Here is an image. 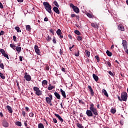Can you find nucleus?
I'll use <instances>...</instances> for the list:
<instances>
[{
    "label": "nucleus",
    "mask_w": 128,
    "mask_h": 128,
    "mask_svg": "<svg viewBox=\"0 0 128 128\" xmlns=\"http://www.w3.org/2000/svg\"><path fill=\"white\" fill-rule=\"evenodd\" d=\"M90 106V110H86V114L88 116H93L94 118H96V116H98V109L94 107V104L92 103H91Z\"/></svg>",
    "instance_id": "f257e3e1"
},
{
    "label": "nucleus",
    "mask_w": 128,
    "mask_h": 128,
    "mask_svg": "<svg viewBox=\"0 0 128 128\" xmlns=\"http://www.w3.org/2000/svg\"><path fill=\"white\" fill-rule=\"evenodd\" d=\"M43 4L46 12H49V14H52V6L50 4V3L45 2H43Z\"/></svg>",
    "instance_id": "f03ea898"
},
{
    "label": "nucleus",
    "mask_w": 128,
    "mask_h": 128,
    "mask_svg": "<svg viewBox=\"0 0 128 128\" xmlns=\"http://www.w3.org/2000/svg\"><path fill=\"white\" fill-rule=\"evenodd\" d=\"M33 90H34V92H36V96H42V92L40 90V88H38L37 86H34L33 88Z\"/></svg>",
    "instance_id": "7ed1b4c3"
},
{
    "label": "nucleus",
    "mask_w": 128,
    "mask_h": 128,
    "mask_svg": "<svg viewBox=\"0 0 128 128\" xmlns=\"http://www.w3.org/2000/svg\"><path fill=\"white\" fill-rule=\"evenodd\" d=\"M121 98L124 102H126L128 100V93L126 92H122L121 94Z\"/></svg>",
    "instance_id": "20e7f679"
},
{
    "label": "nucleus",
    "mask_w": 128,
    "mask_h": 128,
    "mask_svg": "<svg viewBox=\"0 0 128 128\" xmlns=\"http://www.w3.org/2000/svg\"><path fill=\"white\" fill-rule=\"evenodd\" d=\"M49 97H46V100L47 104H50L52 102V94H48Z\"/></svg>",
    "instance_id": "39448f33"
},
{
    "label": "nucleus",
    "mask_w": 128,
    "mask_h": 128,
    "mask_svg": "<svg viewBox=\"0 0 128 128\" xmlns=\"http://www.w3.org/2000/svg\"><path fill=\"white\" fill-rule=\"evenodd\" d=\"M0 52L1 54H2V56H4V58H6L8 60H10V58H8V54H6V51H4V49H0Z\"/></svg>",
    "instance_id": "423d86ee"
},
{
    "label": "nucleus",
    "mask_w": 128,
    "mask_h": 128,
    "mask_svg": "<svg viewBox=\"0 0 128 128\" xmlns=\"http://www.w3.org/2000/svg\"><path fill=\"white\" fill-rule=\"evenodd\" d=\"M56 34H57L58 36H59L60 38H64V36H62V30H60V29H58L56 30Z\"/></svg>",
    "instance_id": "0eeeda50"
},
{
    "label": "nucleus",
    "mask_w": 128,
    "mask_h": 128,
    "mask_svg": "<svg viewBox=\"0 0 128 128\" xmlns=\"http://www.w3.org/2000/svg\"><path fill=\"white\" fill-rule=\"evenodd\" d=\"M2 125L4 128H8L10 124L6 122V120H3Z\"/></svg>",
    "instance_id": "6e6552de"
},
{
    "label": "nucleus",
    "mask_w": 128,
    "mask_h": 128,
    "mask_svg": "<svg viewBox=\"0 0 128 128\" xmlns=\"http://www.w3.org/2000/svg\"><path fill=\"white\" fill-rule=\"evenodd\" d=\"M24 78L27 82H30L32 80V76L30 74L25 75Z\"/></svg>",
    "instance_id": "1a4fd4ad"
},
{
    "label": "nucleus",
    "mask_w": 128,
    "mask_h": 128,
    "mask_svg": "<svg viewBox=\"0 0 128 128\" xmlns=\"http://www.w3.org/2000/svg\"><path fill=\"white\" fill-rule=\"evenodd\" d=\"M122 44L124 50H128V45L126 44V40H123Z\"/></svg>",
    "instance_id": "9d476101"
},
{
    "label": "nucleus",
    "mask_w": 128,
    "mask_h": 128,
    "mask_svg": "<svg viewBox=\"0 0 128 128\" xmlns=\"http://www.w3.org/2000/svg\"><path fill=\"white\" fill-rule=\"evenodd\" d=\"M88 88L89 89V92L91 94L92 96H94V90H92V86H88Z\"/></svg>",
    "instance_id": "9b49d317"
},
{
    "label": "nucleus",
    "mask_w": 128,
    "mask_h": 128,
    "mask_svg": "<svg viewBox=\"0 0 128 128\" xmlns=\"http://www.w3.org/2000/svg\"><path fill=\"white\" fill-rule=\"evenodd\" d=\"M34 50L36 54H40V49H38V46L35 45Z\"/></svg>",
    "instance_id": "f8f14e48"
},
{
    "label": "nucleus",
    "mask_w": 128,
    "mask_h": 128,
    "mask_svg": "<svg viewBox=\"0 0 128 128\" xmlns=\"http://www.w3.org/2000/svg\"><path fill=\"white\" fill-rule=\"evenodd\" d=\"M54 116H56V118H58V120H60V122H64V119H62V116H60V114H55Z\"/></svg>",
    "instance_id": "ddd939ff"
},
{
    "label": "nucleus",
    "mask_w": 128,
    "mask_h": 128,
    "mask_svg": "<svg viewBox=\"0 0 128 128\" xmlns=\"http://www.w3.org/2000/svg\"><path fill=\"white\" fill-rule=\"evenodd\" d=\"M60 92H61V94H62L63 98H66V92L62 90V89L60 88Z\"/></svg>",
    "instance_id": "4468645a"
},
{
    "label": "nucleus",
    "mask_w": 128,
    "mask_h": 128,
    "mask_svg": "<svg viewBox=\"0 0 128 128\" xmlns=\"http://www.w3.org/2000/svg\"><path fill=\"white\" fill-rule=\"evenodd\" d=\"M53 10L56 13L58 14H60V10H58V8L56 6H54L53 8Z\"/></svg>",
    "instance_id": "2eb2a0df"
},
{
    "label": "nucleus",
    "mask_w": 128,
    "mask_h": 128,
    "mask_svg": "<svg viewBox=\"0 0 128 128\" xmlns=\"http://www.w3.org/2000/svg\"><path fill=\"white\" fill-rule=\"evenodd\" d=\"M93 78H94V80L96 82H98V76H96V74H92Z\"/></svg>",
    "instance_id": "dca6fc26"
},
{
    "label": "nucleus",
    "mask_w": 128,
    "mask_h": 128,
    "mask_svg": "<svg viewBox=\"0 0 128 128\" xmlns=\"http://www.w3.org/2000/svg\"><path fill=\"white\" fill-rule=\"evenodd\" d=\"M54 94L58 100H60V95L58 94V92H54Z\"/></svg>",
    "instance_id": "f3484780"
},
{
    "label": "nucleus",
    "mask_w": 128,
    "mask_h": 128,
    "mask_svg": "<svg viewBox=\"0 0 128 128\" xmlns=\"http://www.w3.org/2000/svg\"><path fill=\"white\" fill-rule=\"evenodd\" d=\"M118 30H122V31L124 32V27L122 24H120L118 26Z\"/></svg>",
    "instance_id": "a211bd4d"
},
{
    "label": "nucleus",
    "mask_w": 128,
    "mask_h": 128,
    "mask_svg": "<svg viewBox=\"0 0 128 128\" xmlns=\"http://www.w3.org/2000/svg\"><path fill=\"white\" fill-rule=\"evenodd\" d=\"M73 10L74 12H76V14H78L80 12V9H78V8L76 6L74 8Z\"/></svg>",
    "instance_id": "6ab92c4d"
},
{
    "label": "nucleus",
    "mask_w": 128,
    "mask_h": 128,
    "mask_svg": "<svg viewBox=\"0 0 128 128\" xmlns=\"http://www.w3.org/2000/svg\"><path fill=\"white\" fill-rule=\"evenodd\" d=\"M6 108L8 110L9 112H10V114H12V107H10V106H6Z\"/></svg>",
    "instance_id": "aec40b11"
},
{
    "label": "nucleus",
    "mask_w": 128,
    "mask_h": 128,
    "mask_svg": "<svg viewBox=\"0 0 128 128\" xmlns=\"http://www.w3.org/2000/svg\"><path fill=\"white\" fill-rule=\"evenodd\" d=\"M102 92L104 94V96H107V98H108V94L106 90L103 89L102 90Z\"/></svg>",
    "instance_id": "412c9836"
},
{
    "label": "nucleus",
    "mask_w": 128,
    "mask_h": 128,
    "mask_svg": "<svg viewBox=\"0 0 128 128\" xmlns=\"http://www.w3.org/2000/svg\"><path fill=\"white\" fill-rule=\"evenodd\" d=\"M42 86L44 87V86H48V80H44L42 82Z\"/></svg>",
    "instance_id": "4be33fe9"
},
{
    "label": "nucleus",
    "mask_w": 128,
    "mask_h": 128,
    "mask_svg": "<svg viewBox=\"0 0 128 128\" xmlns=\"http://www.w3.org/2000/svg\"><path fill=\"white\" fill-rule=\"evenodd\" d=\"M15 50H16V52H22V48L20 46H16Z\"/></svg>",
    "instance_id": "5701e85b"
},
{
    "label": "nucleus",
    "mask_w": 128,
    "mask_h": 128,
    "mask_svg": "<svg viewBox=\"0 0 128 128\" xmlns=\"http://www.w3.org/2000/svg\"><path fill=\"white\" fill-rule=\"evenodd\" d=\"M106 54L108 56H112V52H110L108 50H106Z\"/></svg>",
    "instance_id": "b1692460"
},
{
    "label": "nucleus",
    "mask_w": 128,
    "mask_h": 128,
    "mask_svg": "<svg viewBox=\"0 0 128 128\" xmlns=\"http://www.w3.org/2000/svg\"><path fill=\"white\" fill-rule=\"evenodd\" d=\"M15 30H16L17 32H22V30L20 29V27L16 26L15 27Z\"/></svg>",
    "instance_id": "393cba45"
},
{
    "label": "nucleus",
    "mask_w": 128,
    "mask_h": 128,
    "mask_svg": "<svg viewBox=\"0 0 128 128\" xmlns=\"http://www.w3.org/2000/svg\"><path fill=\"white\" fill-rule=\"evenodd\" d=\"M85 52H86L87 56H88V58H90V51H88V50H85Z\"/></svg>",
    "instance_id": "a878e982"
},
{
    "label": "nucleus",
    "mask_w": 128,
    "mask_h": 128,
    "mask_svg": "<svg viewBox=\"0 0 128 128\" xmlns=\"http://www.w3.org/2000/svg\"><path fill=\"white\" fill-rule=\"evenodd\" d=\"M10 48H13V50H16V45H14V44H10Z\"/></svg>",
    "instance_id": "bb28decb"
},
{
    "label": "nucleus",
    "mask_w": 128,
    "mask_h": 128,
    "mask_svg": "<svg viewBox=\"0 0 128 128\" xmlns=\"http://www.w3.org/2000/svg\"><path fill=\"white\" fill-rule=\"evenodd\" d=\"M38 128H44V124L42 123H40L38 124Z\"/></svg>",
    "instance_id": "cd10ccee"
},
{
    "label": "nucleus",
    "mask_w": 128,
    "mask_h": 128,
    "mask_svg": "<svg viewBox=\"0 0 128 128\" xmlns=\"http://www.w3.org/2000/svg\"><path fill=\"white\" fill-rule=\"evenodd\" d=\"M53 4H54V6H56V8H60V5H58V2L56 0L54 1Z\"/></svg>",
    "instance_id": "c85d7f7f"
},
{
    "label": "nucleus",
    "mask_w": 128,
    "mask_h": 128,
    "mask_svg": "<svg viewBox=\"0 0 128 128\" xmlns=\"http://www.w3.org/2000/svg\"><path fill=\"white\" fill-rule=\"evenodd\" d=\"M74 33L77 34L78 36H80V34H82L80 33V31L78 30H76L74 31Z\"/></svg>",
    "instance_id": "c756f323"
},
{
    "label": "nucleus",
    "mask_w": 128,
    "mask_h": 128,
    "mask_svg": "<svg viewBox=\"0 0 128 128\" xmlns=\"http://www.w3.org/2000/svg\"><path fill=\"white\" fill-rule=\"evenodd\" d=\"M110 112H111L112 114H114L115 112H116V108H112L111 109Z\"/></svg>",
    "instance_id": "7c9ffc66"
},
{
    "label": "nucleus",
    "mask_w": 128,
    "mask_h": 128,
    "mask_svg": "<svg viewBox=\"0 0 128 128\" xmlns=\"http://www.w3.org/2000/svg\"><path fill=\"white\" fill-rule=\"evenodd\" d=\"M0 77L1 78H2V80H4L6 78V76H4V74H2V72H0Z\"/></svg>",
    "instance_id": "2f4dec72"
},
{
    "label": "nucleus",
    "mask_w": 128,
    "mask_h": 128,
    "mask_svg": "<svg viewBox=\"0 0 128 128\" xmlns=\"http://www.w3.org/2000/svg\"><path fill=\"white\" fill-rule=\"evenodd\" d=\"M76 126L78 128H84V126H82L80 124L77 123Z\"/></svg>",
    "instance_id": "473e14b6"
},
{
    "label": "nucleus",
    "mask_w": 128,
    "mask_h": 128,
    "mask_svg": "<svg viewBox=\"0 0 128 128\" xmlns=\"http://www.w3.org/2000/svg\"><path fill=\"white\" fill-rule=\"evenodd\" d=\"M26 30H28V32H30V30L31 28H30V25H27L26 26Z\"/></svg>",
    "instance_id": "72a5a7b5"
},
{
    "label": "nucleus",
    "mask_w": 128,
    "mask_h": 128,
    "mask_svg": "<svg viewBox=\"0 0 128 128\" xmlns=\"http://www.w3.org/2000/svg\"><path fill=\"white\" fill-rule=\"evenodd\" d=\"M16 126H22V122H16Z\"/></svg>",
    "instance_id": "f704fd0d"
},
{
    "label": "nucleus",
    "mask_w": 128,
    "mask_h": 128,
    "mask_svg": "<svg viewBox=\"0 0 128 128\" xmlns=\"http://www.w3.org/2000/svg\"><path fill=\"white\" fill-rule=\"evenodd\" d=\"M77 40L80 42V40H82V37L80 36H78L76 37Z\"/></svg>",
    "instance_id": "c9c22d12"
},
{
    "label": "nucleus",
    "mask_w": 128,
    "mask_h": 128,
    "mask_svg": "<svg viewBox=\"0 0 128 128\" xmlns=\"http://www.w3.org/2000/svg\"><path fill=\"white\" fill-rule=\"evenodd\" d=\"M0 68H2V70H4V66L3 63L0 64Z\"/></svg>",
    "instance_id": "e433bc0d"
},
{
    "label": "nucleus",
    "mask_w": 128,
    "mask_h": 128,
    "mask_svg": "<svg viewBox=\"0 0 128 128\" xmlns=\"http://www.w3.org/2000/svg\"><path fill=\"white\" fill-rule=\"evenodd\" d=\"M95 58H96L98 62H100V57L98 56H95Z\"/></svg>",
    "instance_id": "4c0bfd02"
},
{
    "label": "nucleus",
    "mask_w": 128,
    "mask_h": 128,
    "mask_svg": "<svg viewBox=\"0 0 128 128\" xmlns=\"http://www.w3.org/2000/svg\"><path fill=\"white\" fill-rule=\"evenodd\" d=\"M46 40L48 42H50V40H52V38H50V36L48 35Z\"/></svg>",
    "instance_id": "58836bf2"
},
{
    "label": "nucleus",
    "mask_w": 128,
    "mask_h": 128,
    "mask_svg": "<svg viewBox=\"0 0 128 128\" xmlns=\"http://www.w3.org/2000/svg\"><path fill=\"white\" fill-rule=\"evenodd\" d=\"M53 88H54V86H49L48 87V90H53Z\"/></svg>",
    "instance_id": "ea45409f"
},
{
    "label": "nucleus",
    "mask_w": 128,
    "mask_h": 128,
    "mask_svg": "<svg viewBox=\"0 0 128 128\" xmlns=\"http://www.w3.org/2000/svg\"><path fill=\"white\" fill-rule=\"evenodd\" d=\"M87 16L90 18H92V15L90 13H87Z\"/></svg>",
    "instance_id": "a19ab883"
},
{
    "label": "nucleus",
    "mask_w": 128,
    "mask_h": 128,
    "mask_svg": "<svg viewBox=\"0 0 128 128\" xmlns=\"http://www.w3.org/2000/svg\"><path fill=\"white\" fill-rule=\"evenodd\" d=\"M79 104H84V102L82 100L78 99Z\"/></svg>",
    "instance_id": "79ce46f5"
},
{
    "label": "nucleus",
    "mask_w": 128,
    "mask_h": 128,
    "mask_svg": "<svg viewBox=\"0 0 128 128\" xmlns=\"http://www.w3.org/2000/svg\"><path fill=\"white\" fill-rule=\"evenodd\" d=\"M70 8H72V10H74V8H75V6L74 5V4H70Z\"/></svg>",
    "instance_id": "37998d69"
},
{
    "label": "nucleus",
    "mask_w": 128,
    "mask_h": 128,
    "mask_svg": "<svg viewBox=\"0 0 128 128\" xmlns=\"http://www.w3.org/2000/svg\"><path fill=\"white\" fill-rule=\"evenodd\" d=\"M75 56H80V50H78L77 53L75 52Z\"/></svg>",
    "instance_id": "c03bdc74"
},
{
    "label": "nucleus",
    "mask_w": 128,
    "mask_h": 128,
    "mask_svg": "<svg viewBox=\"0 0 128 128\" xmlns=\"http://www.w3.org/2000/svg\"><path fill=\"white\" fill-rule=\"evenodd\" d=\"M34 114L33 112L29 114V116H30V118H34Z\"/></svg>",
    "instance_id": "a18cd8bd"
},
{
    "label": "nucleus",
    "mask_w": 128,
    "mask_h": 128,
    "mask_svg": "<svg viewBox=\"0 0 128 128\" xmlns=\"http://www.w3.org/2000/svg\"><path fill=\"white\" fill-rule=\"evenodd\" d=\"M52 42H54V44H56V37L54 36Z\"/></svg>",
    "instance_id": "49530a36"
},
{
    "label": "nucleus",
    "mask_w": 128,
    "mask_h": 128,
    "mask_svg": "<svg viewBox=\"0 0 128 128\" xmlns=\"http://www.w3.org/2000/svg\"><path fill=\"white\" fill-rule=\"evenodd\" d=\"M52 120L54 124H56L58 122V120H56V118H53Z\"/></svg>",
    "instance_id": "de8ad7c7"
},
{
    "label": "nucleus",
    "mask_w": 128,
    "mask_h": 128,
    "mask_svg": "<svg viewBox=\"0 0 128 128\" xmlns=\"http://www.w3.org/2000/svg\"><path fill=\"white\" fill-rule=\"evenodd\" d=\"M108 74H110V76H114V74L112 73L111 71L108 72Z\"/></svg>",
    "instance_id": "09e8293b"
},
{
    "label": "nucleus",
    "mask_w": 128,
    "mask_h": 128,
    "mask_svg": "<svg viewBox=\"0 0 128 128\" xmlns=\"http://www.w3.org/2000/svg\"><path fill=\"white\" fill-rule=\"evenodd\" d=\"M46 70H50V66H48V65L46 66Z\"/></svg>",
    "instance_id": "8fccbe9b"
},
{
    "label": "nucleus",
    "mask_w": 128,
    "mask_h": 128,
    "mask_svg": "<svg viewBox=\"0 0 128 128\" xmlns=\"http://www.w3.org/2000/svg\"><path fill=\"white\" fill-rule=\"evenodd\" d=\"M49 32H50L51 34H54V30L52 29L50 30Z\"/></svg>",
    "instance_id": "3c124183"
},
{
    "label": "nucleus",
    "mask_w": 128,
    "mask_h": 128,
    "mask_svg": "<svg viewBox=\"0 0 128 128\" xmlns=\"http://www.w3.org/2000/svg\"><path fill=\"white\" fill-rule=\"evenodd\" d=\"M22 114L23 116H26V111L24 110H22Z\"/></svg>",
    "instance_id": "603ef678"
},
{
    "label": "nucleus",
    "mask_w": 128,
    "mask_h": 128,
    "mask_svg": "<svg viewBox=\"0 0 128 128\" xmlns=\"http://www.w3.org/2000/svg\"><path fill=\"white\" fill-rule=\"evenodd\" d=\"M92 28H96V24H94V23L92 24Z\"/></svg>",
    "instance_id": "864d4df0"
},
{
    "label": "nucleus",
    "mask_w": 128,
    "mask_h": 128,
    "mask_svg": "<svg viewBox=\"0 0 128 128\" xmlns=\"http://www.w3.org/2000/svg\"><path fill=\"white\" fill-rule=\"evenodd\" d=\"M20 62H22V58H24V56H19Z\"/></svg>",
    "instance_id": "5fc2aeb1"
},
{
    "label": "nucleus",
    "mask_w": 128,
    "mask_h": 128,
    "mask_svg": "<svg viewBox=\"0 0 128 128\" xmlns=\"http://www.w3.org/2000/svg\"><path fill=\"white\" fill-rule=\"evenodd\" d=\"M4 32L2 30V31L0 32V36H4Z\"/></svg>",
    "instance_id": "6e6d98bb"
},
{
    "label": "nucleus",
    "mask_w": 128,
    "mask_h": 128,
    "mask_svg": "<svg viewBox=\"0 0 128 128\" xmlns=\"http://www.w3.org/2000/svg\"><path fill=\"white\" fill-rule=\"evenodd\" d=\"M13 40L14 42H16V36H13Z\"/></svg>",
    "instance_id": "4d7b16f0"
},
{
    "label": "nucleus",
    "mask_w": 128,
    "mask_h": 128,
    "mask_svg": "<svg viewBox=\"0 0 128 128\" xmlns=\"http://www.w3.org/2000/svg\"><path fill=\"white\" fill-rule=\"evenodd\" d=\"M76 14H71V18H76Z\"/></svg>",
    "instance_id": "13d9d810"
},
{
    "label": "nucleus",
    "mask_w": 128,
    "mask_h": 128,
    "mask_svg": "<svg viewBox=\"0 0 128 128\" xmlns=\"http://www.w3.org/2000/svg\"><path fill=\"white\" fill-rule=\"evenodd\" d=\"M0 8H4V6H2V4L0 2Z\"/></svg>",
    "instance_id": "bf43d9fd"
},
{
    "label": "nucleus",
    "mask_w": 128,
    "mask_h": 128,
    "mask_svg": "<svg viewBox=\"0 0 128 128\" xmlns=\"http://www.w3.org/2000/svg\"><path fill=\"white\" fill-rule=\"evenodd\" d=\"M60 54L61 55L62 54H64V51L62 50V49L60 50Z\"/></svg>",
    "instance_id": "052dcab7"
},
{
    "label": "nucleus",
    "mask_w": 128,
    "mask_h": 128,
    "mask_svg": "<svg viewBox=\"0 0 128 128\" xmlns=\"http://www.w3.org/2000/svg\"><path fill=\"white\" fill-rule=\"evenodd\" d=\"M48 17H46L44 18V22H48Z\"/></svg>",
    "instance_id": "680f3d73"
},
{
    "label": "nucleus",
    "mask_w": 128,
    "mask_h": 128,
    "mask_svg": "<svg viewBox=\"0 0 128 128\" xmlns=\"http://www.w3.org/2000/svg\"><path fill=\"white\" fill-rule=\"evenodd\" d=\"M74 45H72V46H70L69 48V50L70 52H72V48H74Z\"/></svg>",
    "instance_id": "e2e57ef3"
},
{
    "label": "nucleus",
    "mask_w": 128,
    "mask_h": 128,
    "mask_svg": "<svg viewBox=\"0 0 128 128\" xmlns=\"http://www.w3.org/2000/svg\"><path fill=\"white\" fill-rule=\"evenodd\" d=\"M118 100H120V102H122V99L120 98V96H118Z\"/></svg>",
    "instance_id": "0e129e2a"
},
{
    "label": "nucleus",
    "mask_w": 128,
    "mask_h": 128,
    "mask_svg": "<svg viewBox=\"0 0 128 128\" xmlns=\"http://www.w3.org/2000/svg\"><path fill=\"white\" fill-rule=\"evenodd\" d=\"M24 124L25 126H28V123L26 122V121H24Z\"/></svg>",
    "instance_id": "69168bd1"
},
{
    "label": "nucleus",
    "mask_w": 128,
    "mask_h": 128,
    "mask_svg": "<svg viewBox=\"0 0 128 128\" xmlns=\"http://www.w3.org/2000/svg\"><path fill=\"white\" fill-rule=\"evenodd\" d=\"M62 72H66V68H62Z\"/></svg>",
    "instance_id": "338daca9"
},
{
    "label": "nucleus",
    "mask_w": 128,
    "mask_h": 128,
    "mask_svg": "<svg viewBox=\"0 0 128 128\" xmlns=\"http://www.w3.org/2000/svg\"><path fill=\"white\" fill-rule=\"evenodd\" d=\"M107 64H108V66H112V64L109 62H108Z\"/></svg>",
    "instance_id": "774afa93"
}]
</instances>
